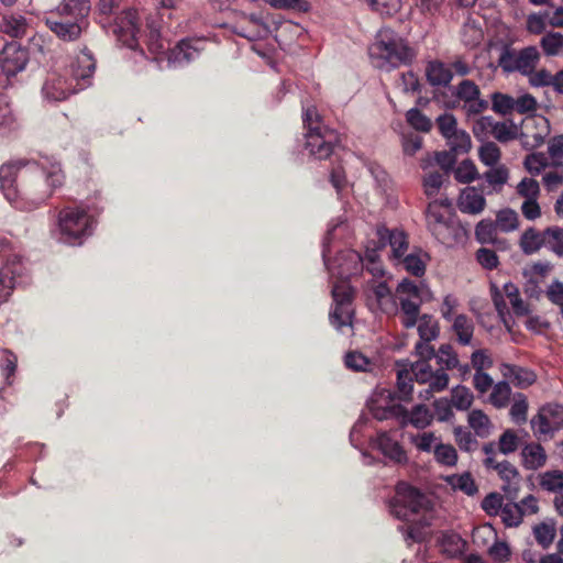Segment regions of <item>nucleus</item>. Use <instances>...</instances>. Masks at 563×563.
Segmentation results:
<instances>
[{
    "mask_svg": "<svg viewBox=\"0 0 563 563\" xmlns=\"http://www.w3.org/2000/svg\"><path fill=\"white\" fill-rule=\"evenodd\" d=\"M65 183V174L57 162H33L23 175L15 194L10 192V205L16 210L33 211L51 198Z\"/></svg>",
    "mask_w": 563,
    "mask_h": 563,
    "instance_id": "f257e3e1",
    "label": "nucleus"
},
{
    "mask_svg": "<svg viewBox=\"0 0 563 563\" xmlns=\"http://www.w3.org/2000/svg\"><path fill=\"white\" fill-rule=\"evenodd\" d=\"M368 56L374 67L388 71L411 64L417 53L400 34L389 27H383L368 46Z\"/></svg>",
    "mask_w": 563,
    "mask_h": 563,
    "instance_id": "f03ea898",
    "label": "nucleus"
},
{
    "mask_svg": "<svg viewBox=\"0 0 563 563\" xmlns=\"http://www.w3.org/2000/svg\"><path fill=\"white\" fill-rule=\"evenodd\" d=\"M88 0H63L45 16L47 27L62 41L78 40L89 25Z\"/></svg>",
    "mask_w": 563,
    "mask_h": 563,
    "instance_id": "7ed1b4c3",
    "label": "nucleus"
},
{
    "mask_svg": "<svg viewBox=\"0 0 563 563\" xmlns=\"http://www.w3.org/2000/svg\"><path fill=\"white\" fill-rule=\"evenodd\" d=\"M303 124L307 129L306 148L318 159L328 158L340 142L336 131L321 123L314 107H308L303 112Z\"/></svg>",
    "mask_w": 563,
    "mask_h": 563,
    "instance_id": "20e7f679",
    "label": "nucleus"
},
{
    "mask_svg": "<svg viewBox=\"0 0 563 563\" xmlns=\"http://www.w3.org/2000/svg\"><path fill=\"white\" fill-rule=\"evenodd\" d=\"M92 219L79 207H66L59 211L58 228L64 243L81 244L84 236L91 233Z\"/></svg>",
    "mask_w": 563,
    "mask_h": 563,
    "instance_id": "39448f33",
    "label": "nucleus"
},
{
    "mask_svg": "<svg viewBox=\"0 0 563 563\" xmlns=\"http://www.w3.org/2000/svg\"><path fill=\"white\" fill-rule=\"evenodd\" d=\"M223 26L249 41L264 40L273 32L262 13H246L241 10H232Z\"/></svg>",
    "mask_w": 563,
    "mask_h": 563,
    "instance_id": "423d86ee",
    "label": "nucleus"
},
{
    "mask_svg": "<svg viewBox=\"0 0 563 563\" xmlns=\"http://www.w3.org/2000/svg\"><path fill=\"white\" fill-rule=\"evenodd\" d=\"M395 298L400 312L401 324L409 329L418 321L422 305V289L409 279H402L395 291Z\"/></svg>",
    "mask_w": 563,
    "mask_h": 563,
    "instance_id": "0eeeda50",
    "label": "nucleus"
},
{
    "mask_svg": "<svg viewBox=\"0 0 563 563\" xmlns=\"http://www.w3.org/2000/svg\"><path fill=\"white\" fill-rule=\"evenodd\" d=\"M428 498L417 488L407 483H400L396 487V496L390 501V512L398 519L410 521L411 516L426 508Z\"/></svg>",
    "mask_w": 563,
    "mask_h": 563,
    "instance_id": "6e6552de",
    "label": "nucleus"
},
{
    "mask_svg": "<svg viewBox=\"0 0 563 563\" xmlns=\"http://www.w3.org/2000/svg\"><path fill=\"white\" fill-rule=\"evenodd\" d=\"M363 292L371 309L387 316L398 314V303L395 294L388 286V279L371 278L365 282Z\"/></svg>",
    "mask_w": 563,
    "mask_h": 563,
    "instance_id": "1a4fd4ad",
    "label": "nucleus"
},
{
    "mask_svg": "<svg viewBox=\"0 0 563 563\" xmlns=\"http://www.w3.org/2000/svg\"><path fill=\"white\" fill-rule=\"evenodd\" d=\"M550 134L549 120L543 115H528L520 126L518 139L526 150L540 147Z\"/></svg>",
    "mask_w": 563,
    "mask_h": 563,
    "instance_id": "9d476101",
    "label": "nucleus"
},
{
    "mask_svg": "<svg viewBox=\"0 0 563 563\" xmlns=\"http://www.w3.org/2000/svg\"><path fill=\"white\" fill-rule=\"evenodd\" d=\"M530 423L536 437H552L563 429V406L559 404L542 406Z\"/></svg>",
    "mask_w": 563,
    "mask_h": 563,
    "instance_id": "9b49d317",
    "label": "nucleus"
},
{
    "mask_svg": "<svg viewBox=\"0 0 563 563\" xmlns=\"http://www.w3.org/2000/svg\"><path fill=\"white\" fill-rule=\"evenodd\" d=\"M473 132L477 137L492 135L500 143H507L518 139L519 126L511 120L496 122L490 117H481L473 125Z\"/></svg>",
    "mask_w": 563,
    "mask_h": 563,
    "instance_id": "f8f14e48",
    "label": "nucleus"
},
{
    "mask_svg": "<svg viewBox=\"0 0 563 563\" xmlns=\"http://www.w3.org/2000/svg\"><path fill=\"white\" fill-rule=\"evenodd\" d=\"M325 266L332 278L349 279L364 269L363 257L354 250H345L338 254L334 261L329 264L325 250L323 251Z\"/></svg>",
    "mask_w": 563,
    "mask_h": 563,
    "instance_id": "ddd939ff",
    "label": "nucleus"
},
{
    "mask_svg": "<svg viewBox=\"0 0 563 563\" xmlns=\"http://www.w3.org/2000/svg\"><path fill=\"white\" fill-rule=\"evenodd\" d=\"M113 32L123 45L135 48L142 34L141 13L136 9L123 11L117 18Z\"/></svg>",
    "mask_w": 563,
    "mask_h": 563,
    "instance_id": "4468645a",
    "label": "nucleus"
},
{
    "mask_svg": "<svg viewBox=\"0 0 563 563\" xmlns=\"http://www.w3.org/2000/svg\"><path fill=\"white\" fill-rule=\"evenodd\" d=\"M95 68L96 62L92 55L87 51H81L71 60L65 74L82 90L90 86Z\"/></svg>",
    "mask_w": 563,
    "mask_h": 563,
    "instance_id": "2eb2a0df",
    "label": "nucleus"
},
{
    "mask_svg": "<svg viewBox=\"0 0 563 563\" xmlns=\"http://www.w3.org/2000/svg\"><path fill=\"white\" fill-rule=\"evenodd\" d=\"M456 97L463 101V110L468 117L478 115L488 107V102L481 99L478 86L468 79H464L457 85Z\"/></svg>",
    "mask_w": 563,
    "mask_h": 563,
    "instance_id": "dca6fc26",
    "label": "nucleus"
},
{
    "mask_svg": "<svg viewBox=\"0 0 563 563\" xmlns=\"http://www.w3.org/2000/svg\"><path fill=\"white\" fill-rule=\"evenodd\" d=\"M79 87L66 75L52 73L43 86L44 97L53 101L65 100L70 93L79 91Z\"/></svg>",
    "mask_w": 563,
    "mask_h": 563,
    "instance_id": "f3484780",
    "label": "nucleus"
},
{
    "mask_svg": "<svg viewBox=\"0 0 563 563\" xmlns=\"http://www.w3.org/2000/svg\"><path fill=\"white\" fill-rule=\"evenodd\" d=\"M410 373L417 383L431 384L433 389H446L449 385V375L443 369L433 371L426 360L412 363Z\"/></svg>",
    "mask_w": 563,
    "mask_h": 563,
    "instance_id": "a211bd4d",
    "label": "nucleus"
},
{
    "mask_svg": "<svg viewBox=\"0 0 563 563\" xmlns=\"http://www.w3.org/2000/svg\"><path fill=\"white\" fill-rule=\"evenodd\" d=\"M376 234L378 238L377 249L385 247L388 244L391 249V257L395 261H400L406 255L409 242L407 234L402 230L378 227Z\"/></svg>",
    "mask_w": 563,
    "mask_h": 563,
    "instance_id": "6ab92c4d",
    "label": "nucleus"
},
{
    "mask_svg": "<svg viewBox=\"0 0 563 563\" xmlns=\"http://www.w3.org/2000/svg\"><path fill=\"white\" fill-rule=\"evenodd\" d=\"M32 163L24 158H16L0 166V190L9 203L10 192L15 194L19 187L15 184L19 172L25 167L30 168Z\"/></svg>",
    "mask_w": 563,
    "mask_h": 563,
    "instance_id": "aec40b11",
    "label": "nucleus"
},
{
    "mask_svg": "<svg viewBox=\"0 0 563 563\" xmlns=\"http://www.w3.org/2000/svg\"><path fill=\"white\" fill-rule=\"evenodd\" d=\"M27 63V53L16 43L7 44L0 54V67L8 76L23 70Z\"/></svg>",
    "mask_w": 563,
    "mask_h": 563,
    "instance_id": "412c9836",
    "label": "nucleus"
},
{
    "mask_svg": "<svg viewBox=\"0 0 563 563\" xmlns=\"http://www.w3.org/2000/svg\"><path fill=\"white\" fill-rule=\"evenodd\" d=\"M206 48V41L202 38L183 40L168 55V62L174 65H185L199 57Z\"/></svg>",
    "mask_w": 563,
    "mask_h": 563,
    "instance_id": "4be33fe9",
    "label": "nucleus"
},
{
    "mask_svg": "<svg viewBox=\"0 0 563 563\" xmlns=\"http://www.w3.org/2000/svg\"><path fill=\"white\" fill-rule=\"evenodd\" d=\"M486 206L482 191L475 187L464 188L459 197L457 207L461 212L467 214H479Z\"/></svg>",
    "mask_w": 563,
    "mask_h": 563,
    "instance_id": "5701e85b",
    "label": "nucleus"
},
{
    "mask_svg": "<svg viewBox=\"0 0 563 563\" xmlns=\"http://www.w3.org/2000/svg\"><path fill=\"white\" fill-rule=\"evenodd\" d=\"M388 399L389 394L384 395L383 393L375 395L371 398V400L367 404V407L375 419L382 421L387 420L391 417H400V411H402V407L389 405Z\"/></svg>",
    "mask_w": 563,
    "mask_h": 563,
    "instance_id": "b1692460",
    "label": "nucleus"
},
{
    "mask_svg": "<svg viewBox=\"0 0 563 563\" xmlns=\"http://www.w3.org/2000/svg\"><path fill=\"white\" fill-rule=\"evenodd\" d=\"M376 445L386 457L395 463L402 464L408 460L406 451L388 432L378 433Z\"/></svg>",
    "mask_w": 563,
    "mask_h": 563,
    "instance_id": "393cba45",
    "label": "nucleus"
},
{
    "mask_svg": "<svg viewBox=\"0 0 563 563\" xmlns=\"http://www.w3.org/2000/svg\"><path fill=\"white\" fill-rule=\"evenodd\" d=\"M451 206L452 202L448 198L435 199L428 205L427 224L430 232H432L434 228H438V225L451 220L448 211Z\"/></svg>",
    "mask_w": 563,
    "mask_h": 563,
    "instance_id": "a878e982",
    "label": "nucleus"
},
{
    "mask_svg": "<svg viewBox=\"0 0 563 563\" xmlns=\"http://www.w3.org/2000/svg\"><path fill=\"white\" fill-rule=\"evenodd\" d=\"M401 424H411L417 429L429 427L433 420V415L424 405H417L410 411L402 407L400 411Z\"/></svg>",
    "mask_w": 563,
    "mask_h": 563,
    "instance_id": "bb28decb",
    "label": "nucleus"
},
{
    "mask_svg": "<svg viewBox=\"0 0 563 563\" xmlns=\"http://www.w3.org/2000/svg\"><path fill=\"white\" fill-rule=\"evenodd\" d=\"M431 233L440 243L446 246H454L456 243L461 242L465 235L463 229L452 219L434 228Z\"/></svg>",
    "mask_w": 563,
    "mask_h": 563,
    "instance_id": "cd10ccee",
    "label": "nucleus"
},
{
    "mask_svg": "<svg viewBox=\"0 0 563 563\" xmlns=\"http://www.w3.org/2000/svg\"><path fill=\"white\" fill-rule=\"evenodd\" d=\"M496 472L505 482L503 490L510 497L515 498L519 490L520 474L518 470L508 461L504 460L497 466Z\"/></svg>",
    "mask_w": 563,
    "mask_h": 563,
    "instance_id": "c85d7f7f",
    "label": "nucleus"
},
{
    "mask_svg": "<svg viewBox=\"0 0 563 563\" xmlns=\"http://www.w3.org/2000/svg\"><path fill=\"white\" fill-rule=\"evenodd\" d=\"M500 369L504 377L511 380L519 388H527L537 379L532 371L517 365L503 364Z\"/></svg>",
    "mask_w": 563,
    "mask_h": 563,
    "instance_id": "c756f323",
    "label": "nucleus"
},
{
    "mask_svg": "<svg viewBox=\"0 0 563 563\" xmlns=\"http://www.w3.org/2000/svg\"><path fill=\"white\" fill-rule=\"evenodd\" d=\"M451 322V329L462 345H470L474 334V322L464 313L456 314Z\"/></svg>",
    "mask_w": 563,
    "mask_h": 563,
    "instance_id": "7c9ffc66",
    "label": "nucleus"
},
{
    "mask_svg": "<svg viewBox=\"0 0 563 563\" xmlns=\"http://www.w3.org/2000/svg\"><path fill=\"white\" fill-rule=\"evenodd\" d=\"M426 76L431 86L445 87L452 78V70L442 62H430L426 68Z\"/></svg>",
    "mask_w": 563,
    "mask_h": 563,
    "instance_id": "2f4dec72",
    "label": "nucleus"
},
{
    "mask_svg": "<svg viewBox=\"0 0 563 563\" xmlns=\"http://www.w3.org/2000/svg\"><path fill=\"white\" fill-rule=\"evenodd\" d=\"M443 481L455 492H462L467 496H474L478 487L470 472L443 476Z\"/></svg>",
    "mask_w": 563,
    "mask_h": 563,
    "instance_id": "473e14b6",
    "label": "nucleus"
},
{
    "mask_svg": "<svg viewBox=\"0 0 563 563\" xmlns=\"http://www.w3.org/2000/svg\"><path fill=\"white\" fill-rule=\"evenodd\" d=\"M29 27L26 19L21 14H9L2 18L0 30L11 37L23 36Z\"/></svg>",
    "mask_w": 563,
    "mask_h": 563,
    "instance_id": "72a5a7b5",
    "label": "nucleus"
},
{
    "mask_svg": "<svg viewBox=\"0 0 563 563\" xmlns=\"http://www.w3.org/2000/svg\"><path fill=\"white\" fill-rule=\"evenodd\" d=\"M540 60V53L536 46H527L518 52L517 71L522 75L531 74Z\"/></svg>",
    "mask_w": 563,
    "mask_h": 563,
    "instance_id": "f704fd0d",
    "label": "nucleus"
},
{
    "mask_svg": "<svg viewBox=\"0 0 563 563\" xmlns=\"http://www.w3.org/2000/svg\"><path fill=\"white\" fill-rule=\"evenodd\" d=\"M522 457L528 470H538L542 467L547 461L545 451L539 443L527 444L522 449Z\"/></svg>",
    "mask_w": 563,
    "mask_h": 563,
    "instance_id": "c9c22d12",
    "label": "nucleus"
},
{
    "mask_svg": "<svg viewBox=\"0 0 563 563\" xmlns=\"http://www.w3.org/2000/svg\"><path fill=\"white\" fill-rule=\"evenodd\" d=\"M467 421L477 437L482 439L489 437L493 426L490 419L484 411L479 409L472 410L468 413Z\"/></svg>",
    "mask_w": 563,
    "mask_h": 563,
    "instance_id": "e433bc0d",
    "label": "nucleus"
},
{
    "mask_svg": "<svg viewBox=\"0 0 563 563\" xmlns=\"http://www.w3.org/2000/svg\"><path fill=\"white\" fill-rule=\"evenodd\" d=\"M528 399L522 393H516L511 397L509 415L516 424H523L528 420Z\"/></svg>",
    "mask_w": 563,
    "mask_h": 563,
    "instance_id": "4c0bfd02",
    "label": "nucleus"
},
{
    "mask_svg": "<svg viewBox=\"0 0 563 563\" xmlns=\"http://www.w3.org/2000/svg\"><path fill=\"white\" fill-rule=\"evenodd\" d=\"M378 249H367L363 257L364 268L375 279H389L385 268L383 267L377 253Z\"/></svg>",
    "mask_w": 563,
    "mask_h": 563,
    "instance_id": "58836bf2",
    "label": "nucleus"
},
{
    "mask_svg": "<svg viewBox=\"0 0 563 563\" xmlns=\"http://www.w3.org/2000/svg\"><path fill=\"white\" fill-rule=\"evenodd\" d=\"M418 325V333L422 341H433L440 334V328L438 321L429 314L418 317L416 323Z\"/></svg>",
    "mask_w": 563,
    "mask_h": 563,
    "instance_id": "ea45409f",
    "label": "nucleus"
},
{
    "mask_svg": "<svg viewBox=\"0 0 563 563\" xmlns=\"http://www.w3.org/2000/svg\"><path fill=\"white\" fill-rule=\"evenodd\" d=\"M497 232L498 228L496 225V222H493L489 219H484L479 221L475 227L476 240L482 244L497 243Z\"/></svg>",
    "mask_w": 563,
    "mask_h": 563,
    "instance_id": "a19ab883",
    "label": "nucleus"
},
{
    "mask_svg": "<svg viewBox=\"0 0 563 563\" xmlns=\"http://www.w3.org/2000/svg\"><path fill=\"white\" fill-rule=\"evenodd\" d=\"M512 397L510 385L507 382H498L492 388L489 402L497 409L508 406Z\"/></svg>",
    "mask_w": 563,
    "mask_h": 563,
    "instance_id": "79ce46f5",
    "label": "nucleus"
},
{
    "mask_svg": "<svg viewBox=\"0 0 563 563\" xmlns=\"http://www.w3.org/2000/svg\"><path fill=\"white\" fill-rule=\"evenodd\" d=\"M465 548L464 540L454 532H445L441 537V549L450 558H456Z\"/></svg>",
    "mask_w": 563,
    "mask_h": 563,
    "instance_id": "37998d69",
    "label": "nucleus"
},
{
    "mask_svg": "<svg viewBox=\"0 0 563 563\" xmlns=\"http://www.w3.org/2000/svg\"><path fill=\"white\" fill-rule=\"evenodd\" d=\"M539 485L545 492L560 493L563 490V472L553 470L540 474Z\"/></svg>",
    "mask_w": 563,
    "mask_h": 563,
    "instance_id": "c03bdc74",
    "label": "nucleus"
},
{
    "mask_svg": "<svg viewBox=\"0 0 563 563\" xmlns=\"http://www.w3.org/2000/svg\"><path fill=\"white\" fill-rule=\"evenodd\" d=\"M410 443L420 452H433L440 441L433 432L424 431L417 434L409 435Z\"/></svg>",
    "mask_w": 563,
    "mask_h": 563,
    "instance_id": "a18cd8bd",
    "label": "nucleus"
},
{
    "mask_svg": "<svg viewBox=\"0 0 563 563\" xmlns=\"http://www.w3.org/2000/svg\"><path fill=\"white\" fill-rule=\"evenodd\" d=\"M434 357L440 365L439 369H443L445 373L446 371L456 368L460 364L457 354L450 344H442Z\"/></svg>",
    "mask_w": 563,
    "mask_h": 563,
    "instance_id": "49530a36",
    "label": "nucleus"
},
{
    "mask_svg": "<svg viewBox=\"0 0 563 563\" xmlns=\"http://www.w3.org/2000/svg\"><path fill=\"white\" fill-rule=\"evenodd\" d=\"M540 46L547 56H558L563 53V34L549 32L540 41Z\"/></svg>",
    "mask_w": 563,
    "mask_h": 563,
    "instance_id": "de8ad7c7",
    "label": "nucleus"
},
{
    "mask_svg": "<svg viewBox=\"0 0 563 563\" xmlns=\"http://www.w3.org/2000/svg\"><path fill=\"white\" fill-rule=\"evenodd\" d=\"M495 222L499 231L512 232L519 227V216L515 210L506 208L497 212Z\"/></svg>",
    "mask_w": 563,
    "mask_h": 563,
    "instance_id": "09e8293b",
    "label": "nucleus"
},
{
    "mask_svg": "<svg viewBox=\"0 0 563 563\" xmlns=\"http://www.w3.org/2000/svg\"><path fill=\"white\" fill-rule=\"evenodd\" d=\"M352 316L351 305L334 303V308L330 312V322L335 329L341 330L343 327L351 325Z\"/></svg>",
    "mask_w": 563,
    "mask_h": 563,
    "instance_id": "8fccbe9b",
    "label": "nucleus"
},
{
    "mask_svg": "<svg viewBox=\"0 0 563 563\" xmlns=\"http://www.w3.org/2000/svg\"><path fill=\"white\" fill-rule=\"evenodd\" d=\"M433 454L437 463L449 467L455 466L459 460L455 448L451 444L442 443L441 440L437 444Z\"/></svg>",
    "mask_w": 563,
    "mask_h": 563,
    "instance_id": "3c124183",
    "label": "nucleus"
},
{
    "mask_svg": "<svg viewBox=\"0 0 563 563\" xmlns=\"http://www.w3.org/2000/svg\"><path fill=\"white\" fill-rule=\"evenodd\" d=\"M533 536L539 545L548 549L554 541L556 529L554 523L541 522L533 527Z\"/></svg>",
    "mask_w": 563,
    "mask_h": 563,
    "instance_id": "603ef678",
    "label": "nucleus"
},
{
    "mask_svg": "<svg viewBox=\"0 0 563 563\" xmlns=\"http://www.w3.org/2000/svg\"><path fill=\"white\" fill-rule=\"evenodd\" d=\"M446 142L454 154L467 153L472 147L470 134L459 129L446 139Z\"/></svg>",
    "mask_w": 563,
    "mask_h": 563,
    "instance_id": "864d4df0",
    "label": "nucleus"
},
{
    "mask_svg": "<svg viewBox=\"0 0 563 563\" xmlns=\"http://www.w3.org/2000/svg\"><path fill=\"white\" fill-rule=\"evenodd\" d=\"M543 243L544 235L541 236V234L537 232L534 229H528L527 231H525L520 239L521 250L526 254H532L539 251Z\"/></svg>",
    "mask_w": 563,
    "mask_h": 563,
    "instance_id": "5fc2aeb1",
    "label": "nucleus"
},
{
    "mask_svg": "<svg viewBox=\"0 0 563 563\" xmlns=\"http://www.w3.org/2000/svg\"><path fill=\"white\" fill-rule=\"evenodd\" d=\"M543 175V184L549 191L556 189L563 183V163L554 161Z\"/></svg>",
    "mask_w": 563,
    "mask_h": 563,
    "instance_id": "6e6d98bb",
    "label": "nucleus"
},
{
    "mask_svg": "<svg viewBox=\"0 0 563 563\" xmlns=\"http://www.w3.org/2000/svg\"><path fill=\"white\" fill-rule=\"evenodd\" d=\"M550 162L543 153H532L523 161L525 168L533 176L540 175L550 167Z\"/></svg>",
    "mask_w": 563,
    "mask_h": 563,
    "instance_id": "4d7b16f0",
    "label": "nucleus"
},
{
    "mask_svg": "<svg viewBox=\"0 0 563 563\" xmlns=\"http://www.w3.org/2000/svg\"><path fill=\"white\" fill-rule=\"evenodd\" d=\"M508 177V169L504 165L493 166L484 174L486 181L492 185L496 191L501 189V187L507 183Z\"/></svg>",
    "mask_w": 563,
    "mask_h": 563,
    "instance_id": "13d9d810",
    "label": "nucleus"
},
{
    "mask_svg": "<svg viewBox=\"0 0 563 563\" xmlns=\"http://www.w3.org/2000/svg\"><path fill=\"white\" fill-rule=\"evenodd\" d=\"M503 522L507 527H517L522 521V511L517 503L505 504L500 511Z\"/></svg>",
    "mask_w": 563,
    "mask_h": 563,
    "instance_id": "bf43d9fd",
    "label": "nucleus"
},
{
    "mask_svg": "<svg viewBox=\"0 0 563 563\" xmlns=\"http://www.w3.org/2000/svg\"><path fill=\"white\" fill-rule=\"evenodd\" d=\"M479 159L486 166L493 167L500 161V148L493 142L484 143L478 150Z\"/></svg>",
    "mask_w": 563,
    "mask_h": 563,
    "instance_id": "052dcab7",
    "label": "nucleus"
},
{
    "mask_svg": "<svg viewBox=\"0 0 563 563\" xmlns=\"http://www.w3.org/2000/svg\"><path fill=\"white\" fill-rule=\"evenodd\" d=\"M452 405L459 410H467L473 402V394L465 386H456L451 391Z\"/></svg>",
    "mask_w": 563,
    "mask_h": 563,
    "instance_id": "680f3d73",
    "label": "nucleus"
},
{
    "mask_svg": "<svg viewBox=\"0 0 563 563\" xmlns=\"http://www.w3.org/2000/svg\"><path fill=\"white\" fill-rule=\"evenodd\" d=\"M21 266L14 264H7L0 271V284L5 289H13L18 284V278L21 275Z\"/></svg>",
    "mask_w": 563,
    "mask_h": 563,
    "instance_id": "e2e57ef3",
    "label": "nucleus"
},
{
    "mask_svg": "<svg viewBox=\"0 0 563 563\" xmlns=\"http://www.w3.org/2000/svg\"><path fill=\"white\" fill-rule=\"evenodd\" d=\"M506 296L508 297L514 312L517 316H525L528 313V307L519 296L517 286L511 283H507L504 286Z\"/></svg>",
    "mask_w": 563,
    "mask_h": 563,
    "instance_id": "0e129e2a",
    "label": "nucleus"
},
{
    "mask_svg": "<svg viewBox=\"0 0 563 563\" xmlns=\"http://www.w3.org/2000/svg\"><path fill=\"white\" fill-rule=\"evenodd\" d=\"M339 282L335 283L332 287V297L334 303H343V305H351L352 297H353V290L350 284L347 283V279H338Z\"/></svg>",
    "mask_w": 563,
    "mask_h": 563,
    "instance_id": "69168bd1",
    "label": "nucleus"
},
{
    "mask_svg": "<svg viewBox=\"0 0 563 563\" xmlns=\"http://www.w3.org/2000/svg\"><path fill=\"white\" fill-rule=\"evenodd\" d=\"M454 177L461 184H468L477 178V169L474 163L465 159L454 169Z\"/></svg>",
    "mask_w": 563,
    "mask_h": 563,
    "instance_id": "338daca9",
    "label": "nucleus"
},
{
    "mask_svg": "<svg viewBox=\"0 0 563 563\" xmlns=\"http://www.w3.org/2000/svg\"><path fill=\"white\" fill-rule=\"evenodd\" d=\"M543 235L544 243L556 254L563 255V229L559 227L548 228Z\"/></svg>",
    "mask_w": 563,
    "mask_h": 563,
    "instance_id": "774afa93",
    "label": "nucleus"
}]
</instances>
